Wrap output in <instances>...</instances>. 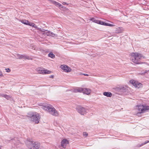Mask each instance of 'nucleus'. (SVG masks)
<instances>
[{"instance_id": "7ed1b4c3", "label": "nucleus", "mask_w": 149, "mask_h": 149, "mask_svg": "<svg viewBox=\"0 0 149 149\" xmlns=\"http://www.w3.org/2000/svg\"><path fill=\"white\" fill-rule=\"evenodd\" d=\"M43 109L46 110L50 114L54 116H57L58 115V113L57 111L50 105L44 106Z\"/></svg>"}, {"instance_id": "39448f33", "label": "nucleus", "mask_w": 149, "mask_h": 149, "mask_svg": "<svg viewBox=\"0 0 149 149\" xmlns=\"http://www.w3.org/2000/svg\"><path fill=\"white\" fill-rule=\"evenodd\" d=\"M137 109L139 111L137 113V114H138L139 113H145L146 111L149 110V106L140 105L138 106Z\"/></svg>"}, {"instance_id": "0eeeda50", "label": "nucleus", "mask_w": 149, "mask_h": 149, "mask_svg": "<svg viewBox=\"0 0 149 149\" xmlns=\"http://www.w3.org/2000/svg\"><path fill=\"white\" fill-rule=\"evenodd\" d=\"M40 32L45 36H46L54 37L55 36V34L44 29H42V30L40 29Z\"/></svg>"}, {"instance_id": "4be33fe9", "label": "nucleus", "mask_w": 149, "mask_h": 149, "mask_svg": "<svg viewBox=\"0 0 149 149\" xmlns=\"http://www.w3.org/2000/svg\"><path fill=\"white\" fill-rule=\"evenodd\" d=\"M44 68H40L38 70V72L40 74H44Z\"/></svg>"}, {"instance_id": "a878e982", "label": "nucleus", "mask_w": 149, "mask_h": 149, "mask_svg": "<svg viewBox=\"0 0 149 149\" xmlns=\"http://www.w3.org/2000/svg\"><path fill=\"white\" fill-rule=\"evenodd\" d=\"M149 71V70H148ZM148 71L146 70H145V71L141 72L140 73V74L141 75H143L144 74L146 73H147Z\"/></svg>"}, {"instance_id": "cd10ccee", "label": "nucleus", "mask_w": 149, "mask_h": 149, "mask_svg": "<svg viewBox=\"0 0 149 149\" xmlns=\"http://www.w3.org/2000/svg\"><path fill=\"white\" fill-rule=\"evenodd\" d=\"M23 55H19L18 57L19 59H21L22 58Z\"/></svg>"}, {"instance_id": "a211bd4d", "label": "nucleus", "mask_w": 149, "mask_h": 149, "mask_svg": "<svg viewBox=\"0 0 149 149\" xmlns=\"http://www.w3.org/2000/svg\"><path fill=\"white\" fill-rule=\"evenodd\" d=\"M149 141H146L145 142H144L143 143H142L141 144H138L137 145V146L139 147H141L142 146H143V145H144L146 144V143H149Z\"/></svg>"}, {"instance_id": "7c9ffc66", "label": "nucleus", "mask_w": 149, "mask_h": 149, "mask_svg": "<svg viewBox=\"0 0 149 149\" xmlns=\"http://www.w3.org/2000/svg\"><path fill=\"white\" fill-rule=\"evenodd\" d=\"M83 134L84 136H85L86 137L88 135V133L85 132H83Z\"/></svg>"}, {"instance_id": "423d86ee", "label": "nucleus", "mask_w": 149, "mask_h": 149, "mask_svg": "<svg viewBox=\"0 0 149 149\" xmlns=\"http://www.w3.org/2000/svg\"><path fill=\"white\" fill-rule=\"evenodd\" d=\"M76 108L77 112L82 115H84L88 111V110L87 109H86L81 106H78L76 107Z\"/></svg>"}, {"instance_id": "412c9836", "label": "nucleus", "mask_w": 149, "mask_h": 149, "mask_svg": "<svg viewBox=\"0 0 149 149\" xmlns=\"http://www.w3.org/2000/svg\"><path fill=\"white\" fill-rule=\"evenodd\" d=\"M90 20L92 21L93 22L97 24L98 23V21L99 20L96 19L95 18L93 17L91 18Z\"/></svg>"}, {"instance_id": "ddd939ff", "label": "nucleus", "mask_w": 149, "mask_h": 149, "mask_svg": "<svg viewBox=\"0 0 149 149\" xmlns=\"http://www.w3.org/2000/svg\"><path fill=\"white\" fill-rule=\"evenodd\" d=\"M84 90V88H82L80 87H77L76 88H75L74 90V92L77 93V92H83V90Z\"/></svg>"}, {"instance_id": "20e7f679", "label": "nucleus", "mask_w": 149, "mask_h": 149, "mask_svg": "<svg viewBox=\"0 0 149 149\" xmlns=\"http://www.w3.org/2000/svg\"><path fill=\"white\" fill-rule=\"evenodd\" d=\"M26 143L27 147L30 149H40L39 143L27 141Z\"/></svg>"}, {"instance_id": "6ab92c4d", "label": "nucleus", "mask_w": 149, "mask_h": 149, "mask_svg": "<svg viewBox=\"0 0 149 149\" xmlns=\"http://www.w3.org/2000/svg\"><path fill=\"white\" fill-rule=\"evenodd\" d=\"M48 56L49 57L51 58H55V55L53 54L52 52H50L48 54Z\"/></svg>"}, {"instance_id": "aec40b11", "label": "nucleus", "mask_w": 149, "mask_h": 149, "mask_svg": "<svg viewBox=\"0 0 149 149\" xmlns=\"http://www.w3.org/2000/svg\"><path fill=\"white\" fill-rule=\"evenodd\" d=\"M106 23H105L102 21L100 20H98V23H97L98 24H101V25H104V26H105L106 24H106Z\"/></svg>"}, {"instance_id": "e433bc0d", "label": "nucleus", "mask_w": 149, "mask_h": 149, "mask_svg": "<svg viewBox=\"0 0 149 149\" xmlns=\"http://www.w3.org/2000/svg\"><path fill=\"white\" fill-rule=\"evenodd\" d=\"M83 75H84L85 76H88V75L87 74H83Z\"/></svg>"}, {"instance_id": "c756f323", "label": "nucleus", "mask_w": 149, "mask_h": 149, "mask_svg": "<svg viewBox=\"0 0 149 149\" xmlns=\"http://www.w3.org/2000/svg\"><path fill=\"white\" fill-rule=\"evenodd\" d=\"M5 70L6 72H10V70L9 68L5 69Z\"/></svg>"}, {"instance_id": "58836bf2", "label": "nucleus", "mask_w": 149, "mask_h": 149, "mask_svg": "<svg viewBox=\"0 0 149 149\" xmlns=\"http://www.w3.org/2000/svg\"><path fill=\"white\" fill-rule=\"evenodd\" d=\"M33 27H34L35 28H37V26L35 24V26H33Z\"/></svg>"}, {"instance_id": "f03ea898", "label": "nucleus", "mask_w": 149, "mask_h": 149, "mask_svg": "<svg viewBox=\"0 0 149 149\" xmlns=\"http://www.w3.org/2000/svg\"><path fill=\"white\" fill-rule=\"evenodd\" d=\"M132 61L134 63L136 64H143L146 63L144 62H140V59L142 56V55L139 53H133L132 54Z\"/></svg>"}, {"instance_id": "b1692460", "label": "nucleus", "mask_w": 149, "mask_h": 149, "mask_svg": "<svg viewBox=\"0 0 149 149\" xmlns=\"http://www.w3.org/2000/svg\"><path fill=\"white\" fill-rule=\"evenodd\" d=\"M106 24V26H115V25L114 24H111L108 23H106V24Z\"/></svg>"}, {"instance_id": "f8f14e48", "label": "nucleus", "mask_w": 149, "mask_h": 149, "mask_svg": "<svg viewBox=\"0 0 149 149\" xmlns=\"http://www.w3.org/2000/svg\"><path fill=\"white\" fill-rule=\"evenodd\" d=\"M50 1L52 3L54 4L56 6L59 7H61L63 8L62 5L59 3L54 0H51Z\"/></svg>"}, {"instance_id": "473e14b6", "label": "nucleus", "mask_w": 149, "mask_h": 149, "mask_svg": "<svg viewBox=\"0 0 149 149\" xmlns=\"http://www.w3.org/2000/svg\"><path fill=\"white\" fill-rule=\"evenodd\" d=\"M26 59H28L29 60H32V58H31L30 57H29L27 56Z\"/></svg>"}, {"instance_id": "f3484780", "label": "nucleus", "mask_w": 149, "mask_h": 149, "mask_svg": "<svg viewBox=\"0 0 149 149\" xmlns=\"http://www.w3.org/2000/svg\"><path fill=\"white\" fill-rule=\"evenodd\" d=\"M21 22L23 24L26 25H28L29 23V21L28 20H26V19H23L21 20Z\"/></svg>"}, {"instance_id": "72a5a7b5", "label": "nucleus", "mask_w": 149, "mask_h": 149, "mask_svg": "<svg viewBox=\"0 0 149 149\" xmlns=\"http://www.w3.org/2000/svg\"><path fill=\"white\" fill-rule=\"evenodd\" d=\"M62 3L63 5H68V3H67L66 2H62Z\"/></svg>"}, {"instance_id": "79ce46f5", "label": "nucleus", "mask_w": 149, "mask_h": 149, "mask_svg": "<svg viewBox=\"0 0 149 149\" xmlns=\"http://www.w3.org/2000/svg\"><path fill=\"white\" fill-rule=\"evenodd\" d=\"M32 49H35V48H34V47H33V48H32Z\"/></svg>"}, {"instance_id": "c85d7f7f", "label": "nucleus", "mask_w": 149, "mask_h": 149, "mask_svg": "<svg viewBox=\"0 0 149 149\" xmlns=\"http://www.w3.org/2000/svg\"><path fill=\"white\" fill-rule=\"evenodd\" d=\"M27 56L25 55H23V58H22L24 59H26Z\"/></svg>"}, {"instance_id": "f257e3e1", "label": "nucleus", "mask_w": 149, "mask_h": 149, "mask_svg": "<svg viewBox=\"0 0 149 149\" xmlns=\"http://www.w3.org/2000/svg\"><path fill=\"white\" fill-rule=\"evenodd\" d=\"M27 116L31 121L36 123H39L40 116L38 113L36 112H30L28 113Z\"/></svg>"}, {"instance_id": "ea45409f", "label": "nucleus", "mask_w": 149, "mask_h": 149, "mask_svg": "<svg viewBox=\"0 0 149 149\" xmlns=\"http://www.w3.org/2000/svg\"><path fill=\"white\" fill-rule=\"evenodd\" d=\"M121 32L120 31H118V32H116V33H120Z\"/></svg>"}, {"instance_id": "2f4dec72", "label": "nucleus", "mask_w": 149, "mask_h": 149, "mask_svg": "<svg viewBox=\"0 0 149 149\" xmlns=\"http://www.w3.org/2000/svg\"><path fill=\"white\" fill-rule=\"evenodd\" d=\"M6 95V94H1V96L5 97Z\"/></svg>"}, {"instance_id": "393cba45", "label": "nucleus", "mask_w": 149, "mask_h": 149, "mask_svg": "<svg viewBox=\"0 0 149 149\" xmlns=\"http://www.w3.org/2000/svg\"><path fill=\"white\" fill-rule=\"evenodd\" d=\"M28 25H29L31 26H32V27L34 26H35V24L32 22H29V24Z\"/></svg>"}, {"instance_id": "9b49d317", "label": "nucleus", "mask_w": 149, "mask_h": 149, "mask_svg": "<svg viewBox=\"0 0 149 149\" xmlns=\"http://www.w3.org/2000/svg\"><path fill=\"white\" fill-rule=\"evenodd\" d=\"M68 144V142L66 139H63L61 142V146L63 148H65L66 145Z\"/></svg>"}, {"instance_id": "1a4fd4ad", "label": "nucleus", "mask_w": 149, "mask_h": 149, "mask_svg": "<svg viewBox=\"0 0 149 149\" xmlns=\"http://www.w3.org/2000/svg\"><path fill=\"white\" fill-rule=\"evenodd\" d=\"M6 141L8 142H10V141H11L13 143L16 147L20 143L19 140L16 138H15L14 139H11L10 140H6Z\"/></svg>"}, {"instance_id": "dca6fc26", "label": "nucleus", "mask_w": 149, "mask_h": 149, "mask_svg": "<svg viewBox=\"0 0 149 149\" xmlns=\"http://www.w3.org/2000/svg\"><path fill=\"white\" fill-rule=\"evenodd\" d=\"M127 89L125 87H121L120 88V92H125L127 91Z\"/></svg>"}, {"instance_id": "4468645a", "label": "nucleus", "mask_w": 149, "mask_h": 149, "mask_svg": "<svg viewBox=\"0 0 149 149\" xmlns=\"http://www.w3.org/2000/svg\"><path fill=\"white\" fill-rule=\"evenodd\" d=\"M83 93L87 95H89L91 93V90L89 88H84Z\"/></svg>"}, {"instance_id": "4c0bfd02", "label": "nucleus", "mask_w": 149, "mask_h": 149, "mask_svg": "<svg viewBox=\"0 0 149 149\" xmlns=\"http://www.w3.org/2000/svg\"><path fill=\"white\" fill-rule=\"evenodd\" d=\"M33 27H34L35 28H37V26L35 24V26H33Z\"/></svg>"}, {"instance_id": "a19ab883", "label": "nucleus", "mask_w": 149, "mask_h": 149, "mask_svg": "<svg viewBox=\"0 0 149 149\" xmlns=\"http://www.w3.org/2000/svg\"><path fill=\"white\" fill-rule=\"evenodd\" d=\"M2 147V146H0V149H1V148Z\"/></svg>"}, {"instance_id": "6e6552de", "label": "nucleus", "mask_w": 149, "mask_h": 149, "mask_svg": "<svg viewBox=\"0 0 149 149\" xmlns=\"http://www.w3.org/2000/svg\"><path fill=\"white\" fill-rule=\"evenodd\" d=\"M130 82L136 87L139 88L142 87V84L137 81H134V80H130Z\"/></svg>"}, {"instance_id": "5701e85b", "label": "nucleus", "mask_w": 149, "mask_h": 149, "mask_svg": "<svg viewBox=\"0 0 149 149\" xmlns=\"http://www.w3.org/2000/svg\"><path fill=\"white\" fill-rule=\"evenodd\" d=\"M51 71L48 70L44 69V74H50L51 73Z\"/></svg>"}, {"instance_id": "f704fd0d", "label": "nucleus", "mask_w": 149, "mask_h": 149, "mask_svg": "<svg viewBox=\"0 0 149 149\" xmlns=\"http://www.w3.org/2000/svg\"><path fill=\"white\" fill-rule=\"evenodd\" d=\"M3 77V75L2 74L1 72L0 73V77Z\"/></svg>"}, {"instance_id": "bb28decb", "label": "nucleus", "mask_w": 149, "mask_h": 149, "mask_svg": "<svg viewBox=\"0 0 149 149\" xmlns=\"http://www.w3.org/2000/svg\"><path fill=\"white\" fill-rule=\"evenodd\" d=\"M5 98L7 100H8L10 98V95H8L6 94Z\"/></svg>"}, {"instance_id": "9d476101", "label": "nucleus", "mask_w": 149, "mask_h": 149, "mask_svg": "<svg viewBox=\"0 0 149 149\" xmlns=\"http://www.w3.org/2000/svg\"><path fill=\"white\" fill-rule=\"evenodd\" d=\"M61 68L65 72H69L71 70L70 68L66 65H61Z\"/></svg>"}, {"instance_id": "2eb2a0df", "label": "nucleus", "mask_w": 149, "mask_h": 149, "mask_svg": "<svg viewBox=\"0 0 149 149\" xmlns=\"http://www.w3.org/2000/svg\"><path fill=\"white\" fill-rule=\"evenodd\" d=\"M103 94L104 95L107 97H111L112 95V93L110 92H104Z\"/></svg>"}, {"instance_id": "c9c22d12", "label": "nucleus", "mask_w": 149, "mask_h": 149, "mask_svg": "<svg viewBox=\"0 0 149 149\" xmlns=\"http://www.w3.org/2000/svg\"><path fill=\"white\" fill-rule=\"evenodd\" d=\"M54 75H52L50 76L49 77V78H54Z\"/></svg>"}]
</instances>
